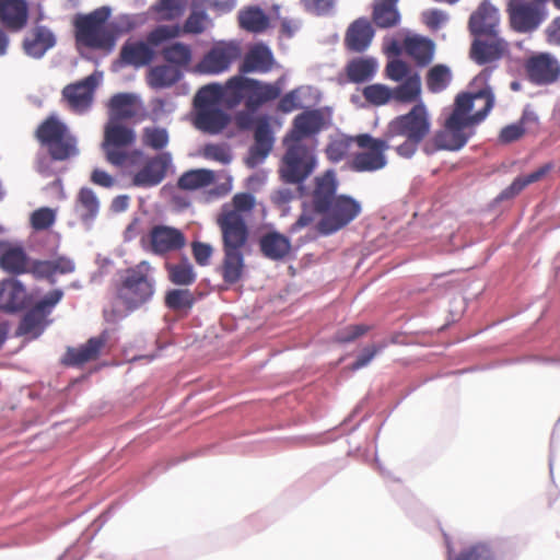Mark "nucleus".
<instances>
[{"mask_svg": "<svg viewBox=\"0 0 560 560\" xmlns=\"http://www.w3.org/2000/svg\"><path fill=\"white\" fill-rule=\"evenodd\" d=\"M255 197L249 192H238L230 203H224L217 218L221 232L223 259L220 273L223 281L233 285L245 273L244 250L249 238L247 218L255 208Z\"/></svg>", "mask_w": 560, "mask_h": 560, "instance_id": "1", "label": "nucleus"}, {"mask_svg": "<svg viewBox=\"0 0 560 560\" xmlns=\"http://www.w3.org/2000/svg\"><path fill=\"white\" fill-rule=\"evenodd\" d=\"M493 106L494 95L490 88L476 93L458 94L452 113L431 140L434 148L446 151L460 150L475 135L476 126L485 120Z\"/></svg>", "mask_w": 560, "mask_h": 560, "instance_id": "2", "label": "nucleus"}, {"mask_svg": "<svg viewBox=\"0 0 560 560\" xmlns=\"http://www.w3.org/2000/svg\"><path fill=\"white\" fill-rule=\"evenodd\" d=\"M431 122L427 107L420 103L407 114L399 115L387 125L384 137L396 153L405 159L411 158L419 144L427 138Z\"/></svg>", "mask_w": 560, "mask_h": 560, "instance_id": "3", "label": "nucleus"}, {"mask_svg": "<svg viewBox=\"0 0 560 560\" xmlns=\"http://www.w3.org/2000/svg\"><path fill=\"white\" fill-rule=\"evenodd\" d=\"M155 285L154 268L148 260H141L122 271L115 289L116 299L126 311L133 312L152 300Z\"/></svg>", "mask_w": 560, "mask_h": 560, "instance_id": "4", "label": "nucleus"}, {"mask_svg": "<svg viewBox=\"0 0 560 560\" xmlns=\"http://www.w3.org/2000/svg\"><path fill=\"white\" fill-rule=\"evenodd\" d=\"M110 9L101 7L89 14L75 16L74 36L78 44L92 49H112L122 31L115 23L108 24Z\"/></svg>", "mask_w": 560, "mask_h": 560, "instance_id": "5", "label": "nucleus"}, {"mask_svg": "<svg viewBox=\"0 0 560 560\" xmlns=\"http://www.w3.org/2000/svg\"><path fill=\"white\" fill-rule=\"evenodd\" d=\"M137 135L133 128L119 119L108 118L104 126L102 150L106 161L117 167L126 164L136 165L143 158L140 150H131L136 142Z\"/></svg>", "mask_w": 560, "mask_h": 560, "instance_id": "6", "label": "nucleus"}, {"mask_svg": "<svg viewBox=\"0 0 560 560\" xmlns=\"http://www.w3.org/2000/svg\"><path fill=\"white\" fill-rule=\"evenodd\" d=\"M229 93L233 108L244 102L246 109L254 113L266 103L277 100L281 94V86L238 74L229 79Z\"/></svg>", "mask_w": 560, "mask_h": 560, "instance_id": "7", "label": "nucleus"}, {"mask_svg": "<svg viewBox=\"0 0 560 560\" xmlns=\"http://www.w3.org/2000/svg\"><path fill=\"white\" fill-rule=\"evenodd\" d=\"M35 138L54 161H66L78 153L77 139L57 116L50 115L35 130Z\"/></svg>", "mask_w": 560, "mask_h": 560, "instance_id": "8", "label": "nucleus"}, {"mask_svg": "<svg viewBox=\"0 0 560 560\" xmlns=\"http://www.w3.org/2000/svg\"><path fill=\"white\" fill-rule=\"evenodd\" d=\"M180 35L178 25H159L147 35V40H127L119 52L122 63L140 68L149 65L155 56L153 47Z\"/></svg>", "mask_w": 560, "mask_h": 560, "instance_id": "9", "label": "nucleus"}, {"mask_svg": "<svg viewBox=\"0 0 560 560\" xmlns=\"http://www.w3.org/2000/svg\"><path fill=\"white\" fill-rule=\"evenodd\" d=\"M287 151L280 165L281 179L291 185H301L315 170L314 151L302 142H284Z\"/></svg>", "mask_w": 560, "mask_h": 560, "instance_id": "10", "label": "nucleus"}, {"mask_svg": "<svg viewBox=\"0 0 560 560\" xmlns=\"http://www.w3.org/2000/svg\"><path fill=\"white\" fill-rule=\"evenodd\" d=\"M359 148L362 149L353 155L349 163V167L353 172H376L384 168L387 164L385 151L392 149V145L383 136V138H373L369 133H361L353 138Z\"/></svg>", "mask_w": 560, "mask_h": 560, "instance_id": "11", "label": "nucleus"}, {"mask_svg": "<svg viewBox=\"0 0 560 560\" xmlns=\"http://www.w3.org/2000/svg\"><path fill=\"white\" fill-rule=\"evenodd\" d=\"M62 298L63 291L61 289L49 291L24 314L16 329V334L32 338L40 336L48 325L47 316L50 315Z\"/></svg>", "mask_w": 560, "mask_h": 560, "instance_id": "12", "label": "nucleus"}, {"mask_svg": "<svg viewBox=\"0 0 560 560\" xmlns=\"http://www.w3.org/2000/svg\"><path fill=\"white\" fill-rule=\"evenodd\" d=\"M361 212L359 201L347 195L337 196L318 222L317 230L324 235L332 234L352 222Z\"/></svg>", "mask_w": 560, "mask_h": 560, "instance_id": "13", "label": "nucleus"}, {"mask_svg": "<svg viewBox=\"0 0 560 560\" xmlns=\"http://www.w3.org/2000/svg\"><path fill=\"white\" fill-rule=\"evenodd\" d=\"M242 56V49L235 42H217L195 66L201 74H220L228 71Z\"/></svg>", "mask_w": 560, "mask_h": 560, "instance_id": "14", "label": "nucleus"}, {"mask_svg": "<svg viewBox=\"0 0 560 560\" xmlns=\"http://www.w3.org/2000/svg\"><path fill=\"white\" fill-rule=\"evenodd\" d=\"M506 12L512 30L532 33L546 20V7L528 0H509Z\"/></svg>", "mask_w": 560, "mask_h": 560, "instance_id": "15", "label": "nucleus"}, {"mask_svg": "<svg viewBox=\"0 0 560 560\" xmlns=\"http://www.w3.org/2000/svg\"><path fill=\"white\" fill-rule=\"evenodd\" d=\"M142 247L154 255L165 256L186 246L185 234L174 226L156 224L141 240Z\"/></svg>", "mask_w": 560, "mask_h": 560, "instance_id": "16", "label": "nucleus"}, {"mask_svg": "<svg viewBox=\"0 0 560 560\" xmlns=\"http://www.w3.org/2000/svg\"><path fill=\"white\" fill-rule=\"evenodd\" d=\"M171 163L172 156L168 152L148 158L142 167L132 175V185L140 188L158 186L165 178Z\"/></svg>", "mask_w": 560, "mask_h": 560, "instance_id": "17", "label": "nucleus"}, {"mask_svg": "<svg viewBox=\"0 0 560 560\" xmlns=\"http://www.w3.org/2000/svg\"><path fill=\"white\" fill-rule=\"evenodd\" d=\"M96 85L97 81L91 74L81 81L66 85L61 92L62 100L72 112L82 114L91 107Z\"/></svg>", "mask_w": 560, "mask_h": 560, "instance_id": "18", "label": "nucleus"}, {"mask_svg": "<svg viewBox=\"0 0 560 560\" xmlns=\"http://www.w3.org/2000/svg\"><path fill=\"white\" fill-rule=\"evenodd\" d=\"M525 69L529 80L539 85L551 84L560 77V65L548 52H540L528 58Z\"/></svg>", "mask_w": 560, "mask_h": 560, "instance_id": "19", "label": "nucleus"}, {"mask_svg": "<svg viewBox=\"0 0 560 560\" xmlns=\"http://www.w3.org/2000/svg\"><path fill=\"white\" fill-rule=\"evenodd\" d=\"M32 302V295L25 285L15 278L0 281V310L5 313H18Z\"/></svg>", "mask_w": 560, "mask_h": 560, "instance_id": "20", "label": "nucleus"}, {"mask_svg": "<svg viewBox=\"0 0 560 560\" xmlns=\"http://www.w3.org/2000/svg\"><path fill=\"white\" fill-rule=\"evenodd\" d=\"M500 15L498 9L488 0H483L468 21V28L472 36L482 37L499 34Z\"/></svg>", "mask_w": 560, "mask_h": 560, "instance_id": "21", "label": "nucleus"}, {"mask_svg": "<svg viewBox=\"0 0 560 560\" xmlns=\"http://www.w3.org/2000/svg\"><path fill=\"white\" fill-rule=\"evenodd\" d=\"M486 37H475L469 51L470 58L480 66L500 60L509 50L508 42L499 34Z\"/></svg>", "mask_w": 560, "mask_h": 560, "instance_id": "22", "label": "nucleus"}, {"mask_svg": "<svg viewBox=\"0 0 560 560\" xmlns=\"http://www.w3.org/2000/svg\"><path fill=\"white\" fill-rule=\"evenodd\" d=\"M338 179L334 170H327L314 178L311 194L312 207L316 213H324L337 197Z\"/></svg>", "mask_w": 560, "mask_h": 560, "instance_id": "23", "label": "nucleus"}, {"mask_svg": "<svg viewBox=\"0 0 560 560\" xmlns=\"http://www.w3.org/2000/svg\"><path fill=\"white\" fill-rule=\"evenodd\" d=\"M28 22L26 0H0V24L10 32L22 31Z\"/></svg>", "mask_w": 560, "mask_h": 560, "instance_id": "24", "label": "nucleus"}, {"mask_svg": "<svg viewBox=\"0 0 560 560\" xmlns=\"http://www.w3.org/2000/svg\"><path fill=\"white\" fill-rule=\"evenodd\" d=\"M107 342L106 334L90 338L84 345L78 348H69L63 359L65 364L80 366L86 362L98 359L102 349Z\"/></svg>", "mask_w": 560, "mask_h": 560, "instance_id": "25", "label": "nucleus"}, {"mask_svg": "<svg viewBox=\"0 0 560 560\" xmlns=\"http://www.w3.org/2000/svg\"><path fill=\"white\" fill-rule=\"evenodd\" d=\"M323 127V115L314 109L299 114L293 120V128L284 142H302L303 138L317 133Z\"/></svg>", "mask_w": 560, "mask_h": 560, "instance_id": "26", "label": "nucleus"}, {"mask_svg": "<svg viewBox=\"0 0 560 560\" xmlns=\"http://www.w3.org/2000/svg\"><path fill=\"white\" fill-rule=\"evenodd\" d=\"M230 122V116L220 107L195 109L194 126L209 135L220 133Z\"/></svg>", "mask_w": 560, "mask_h": 560, "instance_id": "27", "label": "nucleus"}, {"mask_svg": "<svg viewBox=\"0 0 560 560\" xmlns=\"http://www.w3.org/2000/svg\"><path fill=\"white\" fill-rule=\"evenodd\" d=\"M374 37V30L368 19L360 18L348 27L345 36V45L348 50L363 52L370 46Z\"/></svg>", "mask_w": 560, "mask_h": 560, "instance_id": "28", "label": "nucleus"}, {"mask_svg": "<svg viewBox=\"0 0 560 560\" xmlns=\"http://www.w3.org/2000/svg\"><path fill=\"white\" fill-rule=\"evenodd\" d=\"M220 103L233 108V101L229 93V80L224 85L213 83L202 86L194 98L195 109L219 107Z\"/></svg>", "mask_w": 560, "mask_h": 560, "instance_id": "29", "label": "nucleus"}, {"mask_svg": "<svg viewBox=\"0 0 560 560\" xmlns=\"http://www.w3.org/2000/svg\"><path fill=\"white\" fill-rule=\"evenodd\" d=\"M275 60L271 50L265 45L252 47L245 55L240 65V73L269 72L273 67Z\"/></svg>", "mask_w": 560, "mask_h": 560, "instance_id": "30", "label": "nucleus"}, {"mask_svg": "<svg viewBox=\"0 0 560 560\" xmlns=\"http://www.w3.org/2000/svg\"><path fill=\"white\" fill-rule=\"evenodd\" d=\"M259 250L261 255L270 260H282L291 252L290 240L279 232H268L260 236Z\"/></svg>", "mask_w": 560, "mask_h": 560, "instance_id": "31", "label": "nucleus"}, {"mask_svg": "<svg viewBox=\"0 0 560 560\" xmlns=\"http://www.w3.org/2000/svg\"><path fill=\"white\" fill-rule=\"evenodd\" d=\"M254 145L250 148V158L256 162L262 161L272 150L273 136L267 117L256 118L254 128Z\"/></svg>", "mask_w": 560, "mask_h": 560, "instance_id": "32", "label": "nucleus"}, {"mask_svg": "<svg viewBox=\"0 0 560 560\" xmlns=\"http://www.w3.org/2000/svg\"><path fill=\"white\" fill-rule=\"evenodd\" d=\"M56 38L50 30L45 26H36L23 42L26 55L33 58H42L45 52L52 48Z\"/></svg>", "mask_w": 560, "mask_h": 560, "instance_id": "33", "label": "nucleus"}, {"mask_svg": "<svg viewBox=\"0 0 560 560\" xmlns=\"http://www.w3.org/2000/svg\"><path fill=\"white\" fill-rule=\"evenodd\" d=\"M377 70V61L373 57H357L348 61L345 68L348 81L363 83L371 80Z\"/></svg>", "mask_w": 560, "mask_h": 560, "instance_id": "34", "label": "nucleus"}, {"mask_svg": "<svg viewBox=\"0 0 560 560\" xmlns=\"http://www.w3.org/2000/svg\"><path fill=\"white\" fill-rule=\"evenodd\" d=\"M398 0H378L373 5L372 20L380 28H392L400 23Z\"/></svg>", "mask_w": 560, "mask_h": 560, "instance_id": "35", "label": "nucleus"}, {"mask_svg": "<svg viewBox=\"0 0 560 560\" xmlns=\"http://www.w3.org/2000/svg\"><path fill=\"white\" fill-rule=\"evenodd\" d=\"M109 117L119 119H131L138 114V98L133 94L118 93L112 96L108 104Z\"/></svg>", "mask_w": 560, "mask_h": 560, "instance_id": "36", "label": "nucleus"}, {"mask_svg": "<svg viewBox=\"0 0 560 560\" xmlns=\"http://www.w3.org/2000/svg\"><path fill=\"white\" fill-rule=\"evenodd\" d=\"M164 268L168 280L180 287H188L195 283L197 273L192 264L186 256H183L177 262H165Z\"/></svg>", "mask_w": 560, "mask_h": 560, "instance_id": "37", "label": "nucleus"}, {"mask_svg": "<svg viewBox=\"0 0 560 560\" xmlns=\"http://www.w3.org/2000/svg\"><path fill=\"white\" fill-rule=\"evenodd\" d=\"M406 52L415 59L417 65L427 66L433 59L434 44L423 37H408L405 39Z\"/></svg>", "mask_w": 560, "mask_h": 560, "instance_id": "38", "label": "nucleus"}, {"mask_svg": "<svg viewBox=\"0 0 560 560\" xmlns=\"http://www.w3.org/2000/svg\"><path fill=\"white\" fill-rule=\"evenodd\" d=\"M552 168L550 163L545 164L525 176L516 177L510 186L503 189L499 196L501 200H508L517 196L528 185L542 179Z\"/></svg>", "mask_w": 560, "mask_h": 560, "instance_id": "39", "label": "nucleus"}, {"mask_svg": "<svg viewBox=\"0 0 560 560\" xmlns=\"http://www.w3.org/2000/svg\"><path fill=\"white\" fill-rule=\"evenodd\" d=\"M182 72L171 65H158L150 69L148 73V83L153 89L170 88L178 82Z\"/></svg>", "mask_w": 560, "mask_h": 560, "instance_id": "40", "label": "nucleus"}, {"mask_svg": "<svg viewBox=\"0 0 560 560\" xmlns=\"http://www.w3.org/2000/svg\"><path fill=\"white\" fill-rule=\"evenodd\" d=\"M28 265L30 260L25 252L20 247L8 248L0 256V267L9 273H26Z\"/></svg>", "mask_w": 560, "mask_h": 560, "instance_id": "41", "label": "nucleus"}, {"mask_svg": "<svg viewBox=\"0 0 560 560\" xmlns=\"http://www.w3.org/2000/svg\"><path fill=\"white\" fill-rule=\"evenodd\" d=\"M75 202L77 211L83 222H91L96 218L100 210V201L91 188H81Z\"/></svg>", "mask_w": 560, "mask_h": 560, "instance_id": "42", "label": "nucleus"}, {"mask_svg": "<svg viewBox=\"0 0 560 560\" xmlns=\"http://www.w3.org/2000/svg\"><path fill=\"white\" fill-rule=\"evenodd\" d=\"M215 175L211 170L200 168L185 172L178 179V187L184 190H195L207 187L214 182Z\"/></svg>", "mask_w": 560, "mask_h": 560, "instance_id": "43", "label": "nucleus"}, {"mask_svg": "<svg viewBox=\"0 0 560 560\" xmlns=\"http://www.w3.org/2000/svg\"><path fill=\"white\" fill-rule=\"evenodd\" d=\"M161 55L168 65L174 66L177 69L187 67L192 58L190 46L180 42L163 47Z\"/></svg>", "mask_w": 560, "mask_h": 560, "instance_id": "44", "label": "nucleus"}, {"mask_svg": "<svg viewBox=\"0 0 560 560\" xmlns=\"http://www.w3.org/2000/svg\"><path fill=\"white\" fill-rule=\"evenodd\" d=\"M393 98L400 103H411L421 93V79L419 73L412 72L402 83L392 90Z\"/></svg>", "mask_w": 560, "mask_h": 560, "instance_id": "45", "label": "nucleus"}, {"mask_svg": "<svg viewBox=\"0 0 560 560\" xmlns=\"http://www.w3.org/2000/svg\"><path fill=\"white\" fill-rule=\"evenodd\" d=\"M238 22L242 28L253 33H261L269 25L268 16L258 7L243 10L238 15Z\"/></svg>", "mask_w": 560, "mask_h": 560, "instance_id": "46", "label": "nucleus"}, {"mask_svg": "<svg viewBox=\"0 0 560 560\" xmlns=\"http://www.w3.org/2000/svg\"><path fill=\"white\" fill-rule=\"evenodd\" d=\"M451 71L445 65H435L427 73V88L432 93L445 90L451 81Z\"/></svg>", "mask_w": 560, "mask_h": 560, "instance_id": "47", "label": "nucleus"}, {"mask_svg": "<svg viewBox=\"0 0 560 560\" xmlns=\"http://www.w3.org/2000/svg\"><path fill=\"white\" fill-rule=\"evenodd\" d=\"M528 121V115L523 114L518 121L514 124L506 125L503 127L498 136V141L501 144H510L513 143L521 138L526 132V122Z\"/></svg>", "mask_w": 560, "mask_h": 560, "instance_id": "48", "label": "nucleus"}, {"mask_svg": "<svg viewBox=\"0 0 560 560\" xmlns=\"http://www.w3.org/2000/svg\"><path fill=\"white\" fill-rule=\"evenodd\" d=\"M362 94L368 103L375 106L385 105L393 98L392 89L381 83L365 86Z\"/></svg>", "mask_w": 560, "mask_h": 560, "instance_id": "49", "label": "nucleus"}, {"mask_svg": "<svg viewBox=\"0 0 560 560\" xmlns=\"http://www.w3.org/2000/svg\"><path fill=\"white\" fill-rule=\"evenodd\" d=\"M142 142L153 150H162L168 143V133L164 128L145 127L142 132Z\"/></svg>", "mask_w": 560, "mask_h": 560, "instance_id": "50", "label": "nucleus"}, {"mask_svg": "<svg viewBox=\"0 0 560 560\" xmlns=\"http://www.w3.org/2000/svg\"><path fill=\"white\" fill-rule=\"evenodd\" d=\"M194 303V296L189 290L173 289L166 293L165 304L168 308L179 311L190 308Z\"/></svg>", "mask_w": 560, "mask_h": 560, "instance_id": "51", "label": "nucleus"}, {"mask_svg": "<svg viewBox=\"0 0 560 560\" xmlns=\"http://www.w3.org/2000/svg\"><path fill=\"white\" fill-rule=\"evenodd\" d=\"M352 141H354L353 138H342L329 142L325 150L327 159L332 163L346 159L350 153Z\"/></svg>", "mask_w": 560, "mask_h": 560, "instance_id": "52", "label": "nucleus"}, {"mask_svg": "<svg viewBox=\"0 0 560 560\" xmlns=\"http://www.w3.org/2000/svg\"><path fill=\"white\" fill-rule=\"evenodd\" d=\"M202 156L207 160L219 162L223 165L232 161L230 147L225 143H209L202 149Z\"/></svg>", "mask_w": 560, "mask_h": 560, "instance_id": "53", "label": "nucleus"}, {"mask_svg": "<svg viewBox=\"0 0 560 560\" xmlns=\"http://www.w3.org/2000/svg\"><path fill=\"white\" fill-rule=\"evenodd\" d=\"M371 326L365 324L349 325L339 329L334 337V340L339 343H349L369 332Z\"/></svg>", "mask_w": 560, "mask_h": 560, "instance_id": "54", "label": "nucleus"}, {"mask_svg": "<svg viewBox=\"0 0 560 560\" xmlns=\"http://www.w3.org/2000/svg\"><path fill=\"white\" fill-rule=\"evenodd\" d=\"M186 8L185 0H160L156 11L164 20L171 21L183 15Z\"/></svg>", "mask_w": 560, "mask_h": 560, "instance_id": "55", "label": "nucleus"}, {"mask_svg": "<svg viewBox=\"0 0 560 560\" xmlns=\"http://www.w3.org/2000/svg\"><path fill=\"white\" fill-rule=\"evenodd\" d=\"M56 220L55 210L43 207L35 210L31 215V225L36 231H44L49 229Z\"/></svg>", "mask_w": 560, "mask_h": 560, "instance_id": "56", "label": "nucleus"}, {"mask_svg": "<svg viewBox=\"0 0 560 560\" xmlns=\"http://www.w3.org/2000/svg\"><path fill=\"white\" fill-rule=\"evenodd\" d=\"M26 273H31L35 279H45L50 284L56 283V278L52 271L51 260H32L30 261Z\"/></svg>", "mask_w": 560, "mask_h": 560, "instance_id": "57", "label": "nucleus"}, {"mask_svg": "<svg viewBox=\"0 0 560 560\" xmlns=\"http://www.w3.org/2000/svg\"><path fill=\"white\" fill-rule=\"evenodd\" d=\"M207 14L203 11H192L186 19L183 27H179L180 34H201L206 26Z\"/></svg>", "mask_w": 560, "mask_h": 560, "instance_id": "58", "label": "nucleus"}, {"mask_svg": "<svg viewBox=\"0 0 560 560\" xmlns=\"http://www.w3.org/2000/svg\"><path fill=\"white\" fill-rule=\"evenodd\" d=\"M453 560H494V558L487 545L478 544L462 550Z\"/></svg>", "mask_w": 560, "mask_h": 560, "instance_id": "59", "label": "nucleus"}, {"mask_svg": "<svg viewBox=\"0 0 560 560\" xmlns=\"http://www.w3.org/2000/svg\"><path fill=\"white\" fill-rule=\"evenodd\" d=\"M303 107L301 89H294L285 93L278 102L277 110L283 114L292 113Z\"/></svg>", "mask_w": 560, "mask_h": 560, "instance_id": "60", "label": "nucleus"}, {"mask_svg": "<svg viewBox=\"0 0 560 560\" xmlns=\"http://www.w3.org/2000/svg\"><path fill=\"white\" fill-rule=\"evenodd\" d=\"M410 67L401 59H393L387 62L385 68V74L388 79L395 82H400L410 75Z\"/></svg>", "mask_w": 560, "mask_h": 560, "instance_id": "61", "label": "nucleus"}, {"mask_svg": "<svg viewBox=\"0 0 560 560\" xmlns=\"http://www.w3.org/2000/svg\"><path fill=\"white\" fill-rule=\"evenodd\" d=\"M191 254L197 265L205 267L210 264L213 247L208 243L195 241L191 243Z\"/></svg>", "mask_w": 560, "mask_h": 560, "instance_id": "62", "label": "nucleus"}, {"mask_svg": "<svg viewBox=\"0 0 560 560\" xmlns=\"http://www.w3.org/2000/svg\"><path fill=\"white\" fill-rule=\"evenodd\" d=\"M383 346H369L363 349L362 353L357 358V360L352 363L351 370L357 371L364 366H366L373 358L376 355L378 351H381Z\"/></svg>", "mask_w": 560, "mask_h": 560, "instance_id": "63", "label": "nucleus"}, {"mask_svg": "<svg viewBox=\"0 0 560 560\" xmlns=\"http://www.w3.org/2000/svg\"><path fill=\"white\" fill-rule=\"evenodd\" d=\"M423 22L431 30H438L447 20V15L436 9L428 10L422 14Z\"/></svg>", "mask_w": 560, "mask_h": 560, "instance_id": "64", "label": "nucleus"}]
</instances>
